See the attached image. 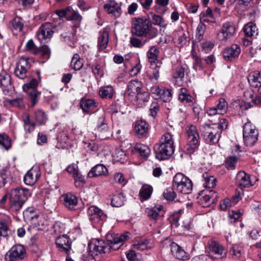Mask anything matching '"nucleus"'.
Returning a JSON list of instances; mask_svg holds the SVG:
<instances>
[{
  "label": "nucleus",
  "instance_id": "1",
  "mask_svg": "<svg viewBox=\"0 0 261 261\" xmlns=\"http://www.w3.org/2000/svg\"><path fill=\"white\" fill-rule=\"evenodd\" d=\"M130 32L137 37H144L148 39L155 37L158 30L151 27V24L145 17H133L131 19Z\"/></svg>",
  "mask_w": 261,
  "mask_h": 261
},
{
  "label": "nucleus",
  "instance_id": "2",
  "mask_svg": "<svg viewBox=\"0 0 261 261\" xmlns=\"http://www.w3.org/2000/svg\"><path fill=\"white\" fill-rule=\"evenodd\" d=\"M32 195L30 190L25 188L12 189L9 196V208L12 212L19 211L24 203Z\"/></svg>",
  "mask_w": 261,
  "mask_h": 261
},
{
  "label": "nucleus",
  "instance_id": "3",
  "mask_svg": "<svg viewBox=\"0 0 261 261\" xmlns=\"http://www.w3.org/2000/svg\"><path fill=\"white\" fill-rule=\"evenodd\" d=\"M186 130L187 140L186 149L188 153L191 154L198 148L200 144L199 135L197 127L194 125L187 126Z\"/></svg>",
  "mask_w": 261,
  "mask_h": 261
},
{
  "label": "nucleus",
  "instance_id": "4",
  "mask_svg": "<svg viewBox=\"0 0 261 261\" xmlns=\"http://www.w3.org/2000/svg\"><path fill=\"white\" fill-rule=\"evenodd\" d=\"M172 187L178 192L188 194L191 192L193 185L189 178L183 174L178 173L173 178Z\"/></svg>",
  "mask_w": 261,
  "mask_h": 261
},
{
  "label": "nucleus",
  "instance_id": "5",
  "mask_svg": "<svg viewBox=\"0 0 261 261\" xmlns=\"http://www.w3.org/2000/svg\"><path fill=\"white\" fill-rule=\"evenodd\" d=\"M202 136L207 141L213 144L218 142L221 137V130L217 125L204 124L200 127Z\"/></svg>",
  "mask_w": 261,
  "mask_h": 261
},
{
  "label": "nucleus",
  "instance_id": "6",
  "mask_svg": "<svg viewBox=\"0 0 261 261\" xmlns=\"http://www.w3.org/2000/svg\"><path fill=\"white\" fill-rule=\"evenodd\" d=\"M243 135L244 141L247 146L253 145L258 139V130L250 122L244 124Z\"/></svg>",
  "mask_w": 261,
  "mask_h": 261
},
{
  "label": "nucleus",
  "instance_id": "7",
  "mask_svg": "<svg viewBox=\"0 0 261 261\" xmlns=\"http://www.w3.org/2000/svg\"><path fill=\"white\" fill-rule=\"evenodd\" d=\"M154 149L156 158L159 160H164L169 159L171 156L174 151L175 147L158 143L154 146Z\"/></svg>",
  "mask_w": 261,
  "mask_h": 261
},
{
  "label": "nucleus",
  "instance_id": "8",
  "mask_svg": "<svg viewBox=\"0 0 261 261\" xmlns=\"http://www.w3.org/2000/svg\"><path fill=\"white\" fill-rule=\"evenodd\" d=\"M236 27L232 22L224 23L217 34V38L220 41H226L236 32Z\"/></svg>",
  "mask_w": 261,
  "mask_h": 261
},
{
  "label": "nucleus",
  "instance_id": "9",
  "mask_svg": "<svg viewBox=\"0 0 261 261\" xmlns=\"http://www.w3.org/2000/svg\"><path fill=\"white\" fill-rule=\"evenodd\" d=\"M206 250L211 256L216 258H220L225 254L224 247L213 240L208 242Z\"/></svg>",
  "mask_w": 261,
  "mask_h": 261
},
{
  "label": "nucleus",
  "instance_id": "10",
  "mask_svg": "<svg viewBox=\"0 0 261 261\" xmlns=\"http://www.w3.org/2000/svg\"><path fill=\"white\" fill-rule=\"evenodd\" d=\"M129 233L125 232L123 234H116L114 237L108 236V240L110 242L109 245L108 246V250L110 249L116 250H118L122 245L125 241L129 238Z\"/></svg>",
  "mask_w": 261,
  "mask_h": 261
},
{
  "label": "nucleus",
  "instance_id": "11",
  "mask_svg": "<svg viewBox=\"0 0 261 261\" xmlns=\"http://www.w3.org/2000/svg\"><path fill=\"white\" fill-rule=\"evenodd\" d=\"M9 252V261H22L26 256L25 248L19 244L13 246Z\"/></svg>",
  "mask_w": 261,
  "mask_h": 261
},
{
  "label": "nucleus",
  "instance_id": "12",
  "mask_svg": "<svg viewBox=\"0 0 261 261\" xmlns=\"http://www.w3.org/2000/svg\"><path fill=\"white\" fill-rule=\"evenodd\" d=\"M72 242L68 236L66 234L59 236L56 239V245L59 250L65 252L67 255L71 249Z\"/></svg>",
  "mask_w": 261,
  "mask_h": 261
},
{
  "label": "nucleus",
  "instance_id": "13",
  "mask_svg": "<svg viewBox=\"0 0 261 261\" xmlns=\"http://www.w3.org/2000/svg\"><path fill=\"white\" fill-rule=\"evenodd\" d=\"M29 60L28 58H21L16 65L14 73L20 79H24L27 76V73L30 67Z\"/></svg>",
  "mask_w": 261,
  "mask_h": 261
},
{
  "label": "nucleus",
  "instance_id": "14",
  "mask_svg": "<svg viewBox=\"0 0 261 261\" xmlns=\"http://www.w3.org/2000/svg\"><path fill=\"white\" fill-rule=\"evenodd\" d=\"M53 25L51 23L46 22L42 24L39 28L37 37L40 41H43L45 39H50L54 33L53 31Z\"/></svg>",
  "mask_w": 261,
  "mask_h": 261
},
{
  "label": "nucleus",
  "instance_id": "15",
  "mask_svg": "<svg viewBox=\"0 0 261 261\" xmlns=\"http://www.w3.org/2000/svg\"><path fill=\"white\" fill-rule=\"evenodd\" d=\"M228 104L225 99L220 98L215 107L210 108L207 112L209 115L213 116L217 114L224 115L227 112Z\"/></svg>",
  "mask_w": 261,
  "mask_h": 261
},
{
  "label": "nucleus",
  "instance_id": "16",
  "mask_svg": "<svg viewBox=\"0 0 261 261\" xmlns=\"http://www.w3.org/2000/svg\"><path fill=\"white\" fill-rule=\"evenodd\" d=\"M103 8L106 12L108 14H111L115 18L119 17L122 13L120 6L113 0H111L105 4Z\"/></svg>",
  "mask_w": 261,
  "mask_h": 261
},
{
  "label": "nucleus",
  "instance_id": "17",
  "mask_svg": "<svg viewBox=\"0 0 261 261\" xmlns=\"http://www.w3.org/2000/svg\"><path fill=\"white\" fill-rule=\"evenodd\" d=\"M105 117L106 116L104 112H102L99 115H97L96 116L97 130L100 133H105L106 134L105 136H103V139L109 138V136L111 135L107 124L106 123Z\"/></svg>",
  "mask_w": 261,
  "mask_h": 261
},
{
  "label": "nucleus",
  "instance_id": "18",
  "mask_svg": "<svg viewBox=\"0 0 261 261\" xmlns=\"http://www.w3.org/2000/svg\"><path fill=\"white\" fill-rule=\"evenodd\" d=\"M0 83L5 94H8L9 92L13 88L11 76L6 71L2 70L0 73Z\"/></svg>",
  "mask_w": 261,
  "mask_h": 261
},
{
  "label": "nucleus",
  "instance_id": "19",
  "mask_svg": "<svg viewBox=\"0 0 261 261\" xmlns=\"http://www.w3.org/2000/svg\"><path fill=\"white\" fill-rule=\"evenodd\" d=\"M130 152L133 154H138L142 158L146 159L150 153V149L147 145L137 143L130 148Z\"/></svg>",
  "mask_w": 261,
  "mask_h": 261
},
{
  "label": "nucleus",
  "instance_id": "20",
  "mask_svg": "<svg viewBox=\"0 0 261 261\" xmlns=\"http://www.w3.org/2000/svg\"><path fill=\"white\" fill-rule=\"evenodd\" d=\"M236 182L241 188H248L252 186L250 175L243 171H240L237 174Z\"/></svg>",
  "mask_w": 261,
  "mask_h": 261
},
{
  "label": "nucleus",
  "instance_id": "21",
  "mask_svg": "<svg viewBox=\"0 0 261 261\" xmlns=\"http://www.w3.org/2000/svg\"><path fill=\"white\" fill-rule=\"evenodd\" d=\"M148 124L143 120H138L136 122L134 132L136 136L139 138L145 137L148 131Z\"/></svg>",
  "mask_w": 261,
  "mask_h": 261
},
{
  "label": "nucleus",
  "instance_id": "22",
  "mask_svg": "<svg viewBox=\"0 0 261 261\" xmlns=\"http://www.w3.org/2000/svg\"><path fill=\"white\" fill-rule=\"evenodd\" d=\"M61 199L63 202L65 207L70 210L75 209V207L77 204L76 197L70 193L62 195Z\"/></svg>",
  "mask_w": 261,
  "mask_h": 261
},
{
  "label": "nucleus",
  "instance_id": "23",
  "mask_svg": "<svg viewBox=\"0 0 261 261\" xmlns=\"http://www.w3.org/2000/svg\"><path fill=\"white\" fill-rule=\"evenodd\" d=\"M241 53L240 46L237 44H232L223 52V57L225 60L232 61L238 57Z\"/></svg>",
  "mask_w": 261,
  "mask_h": 261
},
{
  "label": "nucleus",
  "instance_id": "24",
  "mask_svg": "<svg viewBox=\"0 0 261 261\" xmlns=\"http://www.w3.org/2000/svg\"><path fill=\"white\" fill-rule=\"evenodd\" d=\"M142 89V83L137 80L132 81L129 82L127 86V92L131 100H134L136 94Z\"/></svg>",
  "mask_w": 261,
  "mask_h": 261
},
{
  "label": "nucleus",
  "instance_id": "25",
  "mask_svg": "<svg viewBox=\"0 0 261 261\" xmlns=\"http://www.w3.org/2000/svg\"><path fill=\"white\" fill-rule=\"evenodd\" d=\"M178 99L180 102L189 106H193L196 102L195 99L190 94L188 89L185 88L180 89Z\"/></svg>",
  "mask_w": 261,
  "mask_h": 261
},
{
  "label": "nucleus",
  "instance_id": "26",
  "mask_svg": "<svg viewBox=\"0 0 261 261\" xmlns=\"http://www.w3.org/2000/svg\"><path fill=\"white\" fill-rule=\"evenodd\" d=\"M174 129L171 126L167 128L166 132L161 137L159 143L169 146L174 147Z\"/></svg>",
  "mask_w": 261,
  "mask_h": 261
},
{
  "label": "nucleus",
  "instance_id": "27",
  "mask_svg": "<svg viewBox=\"0 0 261 261\" xmlns=\"http://www.w3.org/2000/svg\"><path fill=\"white\" fill-rule=\"evenodd\" d=\"M89 219L95 223H98L104 218L103 212L95 206H90L88 211Z\"/></svg>",
  "mask_w": 261,
  "mask_h": 261
},
{
  "label": "nucleus",
  "instance_id": "28",
  "mask_svg": "<svg viewBox=\"0 0 261 261\" xmlns=\"http://www.w3.org/2000/svg\"><path fill=\"white\" fill-rule=\"evenodd\" d=\"M145 212L149 219L156 220L158 217L163 216L164 211L162 205H155L153 207L147 208Z\"/></svg>",
  "mask_w": 261,
  "mask_h": 261
},
{
  "label": "nucleus",
  "instance_id": "29",
  "mask_svg": "<svg viewBox=\"0 0 261 261\" xmlns=\"http://www.w3.org/2000/svg\"><path fill=\"white\" fill-rule=\"evenodd\" d=\"M39 176V171L37 169H31L25 174L23 180L26 185L32 186L37 181Z\"/></svg>",
  "mask_w": 261,
  "mask_h": 261
},
{
  "label": "nucleus",
  "instance_id": "30",
  "mask_svg": "<svg viewBox=\"0 0 261 261\" xmlns=\"http://www.w3.org/2000/svg\"><path fill=\"white\" fill-rule=\"evenodd\" d=\"M170 250L172 254L177 259L186 260L188 259L187 253L179 246L175 243L170 244Z\"/></svg>",
  "mask_w": 261,
  "mask_h": 261
},
{
  "label": "nucleus",
  "instance_id": "31",
  "mask_svg": "<svg viewBox=\"0 0 261 261\" xmlns=\"http://www.w3.org/2000/svg\"><path fill=\"white\" fill-rule=\"evenodd\" d=\"M103 243L98 241L97 244L91 243L89 245V251L92 255H98L106 253L108 250V246L103 245Z\"/></svg>",
  "mask_w": 261,
  "mask_h": 261
},
{
  "label": "nucleus",
  "instance_id": "32",
  "mask_svg": "<svg viewBox=\"0 0 261 261\" xmlns=\"http://www.w3.org/2000/svg\"><path fill=\"white\" fill-rule=\"evenodd\" d=\"M109 42V31L107 28L103 29L99 33L98 45L99 49H105Z\"/></svg>",
  "mask_w": 261,
  "mask_h": 261
},
{
  "label": "nucleus",
  "instance_id": "33",
  "mask_svg": "<svg viewBox=\"0 0 261 261\" xmlns=\"http://www.w3.org/2000/svg\"><path fill=\"white\" fill-rule=\"evenodd\" d=\"M107 168L102 164H98L93 167L88 173L89 177H94L106 175L107 173Z\"/></svg>",
  "mask_w": 261,
  "mask_h": 261
},
{
  "label": "nucleus",
  "instance_id": "34",
  "mask_svg": "<svg viewBox=\"0 0 261 261\" xmlns=\"http://www.w3.org/2000/svg\"><path fill=\"white\" fill-rule=\"evenodd\" d=\"M148 18L151 22L154 25L159 26L165 28L167 23L162 16L157 15L153 12H150L148 15Z\"/></svg>",
  "mask_w": 261,
  "mask_h": 261
},
{
  "label": "nucleus",
  "instance_id": "35",
  "mask_svg": "<svg viewBox=\"0 0 261 261\" xmlns=\"http://www.w3.org/2000/svg\"><path fill=\"white\" fill-rule=\"evenodd\" d=\"M248 82L252 87L257 88L261 86V72L254 71L248 76Z\"/></svg>",
  "mask_w": 261,
  "mask_h": 261
},
{
  "label": "nucleus",
  "instance_id": "36",
  "mask_svg": "<svg viewBox=\"0 0 261 261\" xmlns=\"http://www.w3.org/2000/svg\"><path fill=\"white\" fill-rule=\"evenodd\" d=\"M80 105L84 112H89L97 107V102L93 99L82 98L81 100Z\"/></svg>",
  "mask_w": 261,
  "mask_h": 261
},
{
  "label": "nucleus",
  "instance_id": "37",
  "mask_svg": "<svg viewBox=\"0 0 261 261\" xmlns=\"http://www.w3.org/2000/svg\"><path fill=\"white\" fill-rule=\"evenodd\" d=\"M114 93V88L111 86H102L99 90V96L102 99L112 98Z\"/></svg>",
  "mask_w": 261,
  "mask_h": 261
},
{
  "label": "nucleus",
  "instance_id": "38",
  "mask_svg": "<svg viewBox=\"0 0 261 261\" xmlns=\"http://www.w3.org/2000/svg\"><path fill=\"white\" fill-rule=\"evenodd\" d=\"M162 63L157 62V64L154 66L150 68L149 73V77L151 81L153 83H156L160 76V71Z\"/></svg>",
  "mask_w": 261,
  "mask_h": 261
},
{
  "label": "nucleus",
  "instance_id": "39",
  "mask_svg": "<svg viewBox=\"0 0 261 261\" xmlns=\"http://www.w3.org/2000/svg\"><path fill=\"white\" fill-rule=\"evenodd\" d=\"M23 216L24 219L27 221H34L37 219L38 217V213L34 207H28L23 212Z\"/></svg>",
  "mask_w": 261,
  "mask_h": 261
},
{
  "label": "nucleus",
  "instance_id": "40",
  "mask_svg": "<svg viewBox=\"0 0 261 261\" xmlns=\"http://www.w3.org/2000/svg\"><path fill=\"white\" fill-rule=\"evenodd\" d=\"M245 35L248 37H255L258 34V29L255 24L249 22L243 28Z\"/></svg>",
  "mask_w": 261,
  "mask_h": 261
},
{
  "label": "nucleus",
  "instance_id": "41",
  "mask_svg": "<svg viewBox=\"0 0 261 261\" xmlns=\"http://www.w3.org/2000/svg\"><path fill=\"white\" fill-rule=\"evenodd\" d=\"M5 103L13 107L21 108L23 107V96L20 94L13 99H6Z\"/></svg>",
  "mask_w": 261,
  "mask_h": 261
},
{
  "label": "nucleus",
  "instance_id": "42",
  "mask_svg": "<svg viewBox=\"0 0 261 261\" xmlns=\"http://www.w3.org/2000/svg\"><path fill=\"white\" fill-rule=\"evenodd\" d=\"M202 177L203 185L206 188H212L216 185V179L213 176L210 175L207 173H204L202 175Z\"/></svg>",
  "mask_w": 261,
  "mask_h": 261
},
{
  "label": "nucleus",
  "instance_id": "43",
  "mask_svg": "<svg viewBox=\"0 0 261 261\" xmlns=\"http://www.w3.org/2000/svg\"><path fill=\"white\" fill-rule=\"evenodd\" d=\"M83 65V61L80 58L79 55L77 54H74L71 61V67L75 70H79L82 68Z\"/></svg>",
  "mask_w": 261,
  "mask_h": 261
},
{
  "label": "nucleus",
  "instance_id": "44",
  "mask_svg": "<svg viewBox=\"0 0 261 261\" xmlns=\"http://www.w3.org/2000/svg\"><path fill=\"white\" fill-rule=\"evenodd\" d=\"M185 69L182 66L176 67L175 72L173 74V77L175 79L176 84L180 85L181 84L183 78L185 76Z\"/></svg>",
  "mask_w": 261,
  "mask_h": 261
},
{
  "label": "nucleus",
  "instance_id": "45",
  "mask_svg": "<svg viewBox=\"0 0 261 261\" xmlns=\"http://www.w3.org/2000/svg\"><path fill=\"white\" fill-rule=\"evenodd\" d=\"M23 121L24 122V128L26 131L31 133L34 130L35 124L31 120L30 116L29 114H25L23 115Z\"/></svg>",
  "mask_w": 261,
  "mask_h": 261
},
{
  "label": "nucleus",
  "instance_id": "46",
  "mask_svg": "<svg viewBox=\"0 0 261 261\" xmlns=\"http://www.w3.org/2000/svg\"><path fill=\"white\" fill-rule=\"evenodd\" d=\"M35 119L39 125H44L46 122L47 117L45 113L41 110H38L35 112Z\"/></svg>",
  "mask_w": 261,
  "mask_h": 261
},
{
  "label": "nucleus",
  "instance_id": "47",
  "mask_svg": "<svg viewBox=\"0 0 261 261\" xmlns=\"http://www.w3.org/2000/svg\"><path fill=\"white\" fill-rule=\"evenodd\" d=\"M11 178L10 172L6 169H0V188L4 187L6 184Z\"/></svg>",
  "mask_w": 261,
  "mask_h": 261
},
{
  "label": "nucleus",
  "instance_id": "48",
  "mask_svg": "<svg viewBox=\"0 0 261 261\" xmlns=\"http://www.w3.org/2000/svg\"><path fill=\"white\" fill-rule=\"evenodd\" d=\"M152 188L149 185H144L142 187L139 192L140 197L143 200L149 199L152 194Z\"/></svg>",
  "mask_w": 261,
  "mask_h": 261
},
{
  "label": "nucleus",
  "instance_id": "49",
  "mask_svg": "<svg viewBox=\"0 0 261 261\" xmlns=\"http://www.w3.org/2000/svg\"><path fill=\"white\" fill-rule=\"evenodd\" d=\"M244 96L251 99V102L256 106H261V95H255L254 97L252 90H246L244 93Z\"/></svg>",
  "mask_w": 261,
  "mask_h": 261
},
{
  "label": "nucleus",
  "instance_id": "50",
  "mask_svg": "<svg viewBox=\"0 0 261 261\" xmlns=\"http://www.w3.org/2000/svg\"><path fill=\"white\" fill-rule=\"evenodd\" d=\"M159 54L158 48L155 46H151L147 53L149 62L155 63L157 61Z\"/></svg>",
  "mask_w": 261,
  "mask_h": 261
},
{
  "label": "nucleus",
  "instance_id": "51",
  "mask_svg": "<svg viewBox=\"0 0 261 261\" xmlns=\"http://www.w3.org/2000/svg\"><path fill=\"white\" fill-rule=\"evenodd\" d=\"M149 98L148 93L142 91V89L138 92L134 96V100H132L134 102H138L139 104H141V102H144L148 100Z\"/></svg>",
  "mask_w": 261,
  "mask_h": 261
},
{
  "label": "nucleus",
  "instance_id": "52",
  "mask_svg": "<svg viewBox=\"0 0 261 261\" xmlns=\"http://www.w3.org/2000/svg\"><path fill=\"white\" fill-rule=\"evenodd\" d=\"M205 30V25L204 23L200 22L196 29L195 42H200L203 39Z\"/></svg>",
  "mask_w": 261,
  "mask_h": 261
},
{
  "label": "nucleus",
  "instance_id": "53",
  "mask_svg": "<svg viewBox=\"0 0 261 261\" xmlns=\"http://www.w3.org/2000/svg\"><path fill=\"white\" fill-rule=\"evenodd\" d=\"M125 200L124 196L121 194H118L114 195L111 200V204L113 206H121Z\"/></svg>",
  "mask_w": 261,
  "mask_h": 261
},
{
  "label": "nucleus",
  "instance_id": "54",
  "mask_svg": "<svg viewBox=\"0 0 261 261\" xmlns=\"http://www.w3.org/2000/svg\"><path fill=\"white\" fill-rule=\"evenodd\" d=\"M163 196L169 202H172L176 197V194L172 188H168L164 191Z\"/></svg>",
  "mask_w": 261,
  "mask_h": 261
},
{
  "label": "nucleus",
  "instance_id": "55",
  "mask_svg": "<svg viewBox=\"0 0 261 261\" xmlns=\"http://www.w3.org/2000/svg\"><path fill=\"white\" fill-rule=\"evenodd\" d=\"M0 145L6 150L11 147V141L9 136L5 134H0Z\"/></svg>",
  "mask_w": 261,
  "mask_h": 261
},
{
  "label": "nucleus",
  "instance_id": "56",
  "mask_svg": "<svg viewBox=\"0 0 261 261\" xmlns=\"http://www.w3.org/2000/svg\"><path fill=\"white\" fill-rule=\"evenodd\" d=\"M12 29L17 32H20L23 28V23L19 17H15L11 22Z\"/></svg>",
  "mask_w": 261,
  "mask_h": 261
},
{
  "label": "nucleus",
  "instance_id": "57",
  "mask_svg": "<svg viewBox=\"0 0 261 261\" xmlns=\"http://www.w3.org/2000/svg\"><path fill=\"white\" fill-rule=\"evenodd\" d=\"M38 86V82L35 79H32L30 82L24 84L22 86L23 91L28 92L33 90H36Z\"/></svg>",
  "mask_w": 261,
  "mask_h": 261
},
{
  "label": "nucleus",
  "instance_id": "58",
  "mask_svg": "<svg viewBox=\"0 0 261 261\" xmlns=\"http://www.w3.org/2000/svg\"><path fill=\"white\" fill-rule=\"evenodd\" d=\"M148 241L147 240H140L137 243L133 244V247L135 249L138 250H145L150 248L148 246Z\"/></svg>",
  "mask_w": 261,
  "mask_h": 261
},
{
  "label": "nucleus",
  "instance_id": "59",
  "mask_svg": "<svg viewBox=\"0 0 261 261\" xmlns=\"http://www.w3.org/2000/svg\"><path fill=\"white\" fill-rule=\"evenodd\" d=\"M146 41V40L142 41L136 37H131L129 39L130 45L136 48H142L145 44Z\"/></svg>",
  "mask_w": 261,
  "mask_h": 261
},
{
  "label": "nucleus",
  "instance_id": "60",
  "mask_svg": "<svg viewBox=\"0 0 261 261\" xmlns=\"http://www.w3.org/2000/svg\"><path fill=\"white\" fill-rule=\"evenodd\" d=\"M164 87H160L159 86H155L151 88L150 92L152 97L155 100L161 98V95L163 91Z\"/></svg>",
  "mask_w": 261,
  "mask_h": 261
},
{
  "label": "nucleus",
  "instance_id": "61",
  "mask_svg": "<svg viewBox=\"0 0 261 261\" xmlns=\"http://www.w3.org/2000/svg\"><path fill=\"white\" fill-rule=\"evenodd\" d=\"M172 98L171 91L169 89L163 88V91L161 93V98L159 99L164 102L170 101Z\"/></svg>",
  "mask_w": 261,
  "mask_h": 261
},
{
  "label": "nucleus",
  "instance_id": "62",
  "mask_svg": "<svg viewBox=\"0 0 261 261\" xmlns=\"http://www.w3.org/2000/svg\"><path fill=\"white\" fill-rule=\"evenodd\" d=\"M238 158L237 156L232 155L228 157L226 161L227 168L228 169H233L236 166Z\"/></svg>",
  "mask_w": 261,
  "mask_h": 261
},
{
  "label": "nucleus",
  "instance_id": "63",
  "mask_svg": "<svg viewBox=\"0 0 261 261\" xmlns=\"http://www.w3.org/2000/svg\"><path fill=\"white\" fill-rule=\"evenodd\" d=\"M53 231L55 234H58L63 232L65 229V225L64 224L60 222H57L54 224L53 227Z\"/></svg>",
  "mask_w": 261,
  "mask_h": 261
},
{
  "label": "nucleus",
  "instance_id": "64",
  "mask_svg": "<svg viewBox=\"0 0 261 261\" xmlns=\"http://www.w3.org/2000/svg\"><path fill=\"white\" fill-rule=\"evenodd\" d=\"M28 93L29 94V96L32 101V105H35L39 99L40 93L37 90H33L32 91L28 92Z\"/></svg>",
  "mask_w": 261,
  "mask_h": 261
}]
</instances>
